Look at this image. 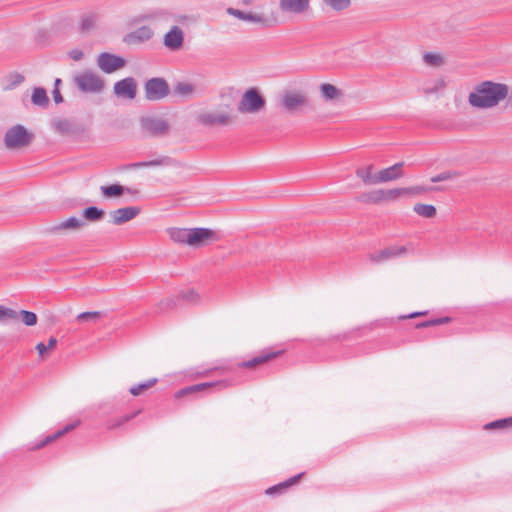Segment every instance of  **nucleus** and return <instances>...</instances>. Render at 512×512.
I'll use <instances>...</instances> for the list:
<instances>
[{"instance_id": "nucleus-28", "label": "nucleus", "mask_w": 512, "mask_h": 512, "mask_svg": "<svg viewBox=\"0 0 512 512\" xmlns=\"http://www.w3.org/2000/svg\"><path fill=\"white\" fill-rule=\"evenodd\" d=\"M82 215L87 221L98 222L104 218L105 211L96 206H89L83 210Z\"/></svg>"}, {"instance_id": "nucleus-12", "label": "nucleus", "mask_w": 512, "mask_h": 512, "mask_svg": "<svg viewBox=\"0 0 512 512\" xmlns=\"http://www.w3.org/2000/svg\"><path fill=\"white\" fill-rule=\"evenodd\" d=\"M407 252H408L407 246L393 245V246L386 247L380 251L370 253L368 255V258L372 263L380 264V263L389 261L391 259L402 257V256L406 255Z\"/></svg>"}, {"instance_id": "nucleus-34", "label": "nucleus", "mask_w": 512, "mask_h": 512, "mask_svg": "<svg viewBox=\"0 0 512 512\" xmlns=\"http://www.w3.org/2000/svg\"><path fill=\"white\" fill-rule=\"evenodd\" d=\"M423 62L430 67H440L444 64V57L440 53L426 52L423 54Z\"/></svg>"}, {"instance_id": "nucleus-25", "label": "nucleus", "mask_w": 512, "mask_h": 512, "mask_svg": "<svg viewBox=\"0 0 512 512\" xmlns=\"http://www.w3.org/2000/svg\"><path fill=\"white\" fill-rule=\"evenodd\" d=\"M322 98L326 101L335 100L342 96V91L330 83H323L319 87Z\"/></svg>"}, {"instance_id": "nucleus-14", "label": "nucleus", "mask_w": 512, "mask_h": 512, "mask_svg": "<svg viewBox=\"0 0 512 512\" xmlns=\"http://www.w3.org/2000/svg\"><path fill=\"white\" fill-rule=\"evenodd\" d=\"M137 83L134 78L127 77L114 84V94L119 98L132 100L136 97Z\"/></svg>"}, {"instance_id": "nucleus-48", "label": "nucleus", "mask_w": 512, "mask_h": 512, "mask_svg": "<svg viewBox=\"0 0 512 512\" xmlns=\"http://www.w3.org/2000/svg\"><path fill=\"white\" fill-rule=\"evenodd\" d=\"M67 54L74 61H80L84 57L83 51L79 48L72 49V50L68 51Z\"/></svg>"}, {"instance_id": "nucleus-31", "label": "nucleus", "mask_w": 512, "mask_h": 512, "mask_svg": "<svg viewBox=\"0 0 512 512\" xmlns=\"http://www.w3.org/2000/svg\"><path fill=\"white\" fill-rule=\"evenodd\" d=\"M52 125L55 128V130L60 132L61 134H70L75 131L74 124L68 119H54Z\"/></svg>"}, {"instance_id": "nucleus-46", "label": "nucleus", "mask_w": 512, "mask_h": 512, "mask_svg": "<svg viewBox=\"0 0 512 512\" xmlns=\"http://www.w3.org/2000/svg\"><path fill=\"white\" fill-rule=\"evenodd\" d=\"M139 412L140 411L130 414V415L123 416V417L119 418L118 420H116L115 422L108 424V429H114L116 427L121 426L122 424H124V423L128 422L129 420H131L132 418H134Z\"/></svg>"}, {"instance_id": "nucleus-52", "label": "nucleus", "mask_w": 512, "mask_h": 512, "mask_svg": "<svg viewBox=\"0 0 512 512\" xmlns=\"http://www.w3.org/2000/svg\"><path fill=\"white\" fill-rule=\"evenodd\" d=\"M36 350L38 351L41 357H44V354L48 350V348L44 343L40 342L36 345Z\"/></svg>"}, {"instance_id": "nucleus-55", "label": "nucleus", "mask_w": 512, "mask_h": 512, "mask_svg": "<svg viewBox=\"0 0 512 512\" xmlns=\"http://www.w3.org/2000/svg\"><path fill=\"white\" fill-rule=\"evenodd\" d=\"M506 99L508 100V104L512 106V87L511 90L508 88V97Z\"/></svg>"}, {"instance_id": "nucleus-10", "label": "nucleus", "mask_w": 512, "mask_h": 512, "mask_svg": "<svg viewBox=\"0 0 512 512\" xmlns=\"http://www.w3.org/2000/svg\"><path fill=\"white\" fill-rule=\"evenodd\" d=\"M86 225L85 221L72 216L58 223L48 226L45 232L49 235H62L67 232H75L81 230Z\"/></svg>"}, {"instance_id": "nucleus-19", "label": "nucleus", "mask_w": 512, "mask_h": 512, "mask_svg": "<svg viewBox=\"0 0 512 512\" xmlns=\"http://www.w3.org/2000/svg\"><path fill=\"white\" fill-rule=\"evenodd\" d=\"M153 35V30L149 26L144 25L128 33L124 37V42L127 44H139L150 40Z\"/></svg>"}, {"instance_id": "nucleus-40", "label": "nucleus", "mask_w": 512, "mask_h": 512, "mask_svg": "<svg viewBox=\"0 0 512 512\" xmlns=\"http://www.w3.org/2000/svg\"><path fill=\"white\" fill-rule=\"evenodd\" d=\"M512 427V417L499 419L493 422H490L484 426L486 430H494V429H507Z\"/></svg>"}, {"instance_id": "nucleus-21", "label": "nucleus", "mask_w": 512, "mask_h": 512, "mask_svg": "<svg viewBox=\"0 0 512 512\" xmlns=\"http://www.w3.org/2000/svg\"><path fill=\"white\" fill-rule=\"evenodd\" d=\"M212 386H221L223 388H226L229 386V383L227 381H218V382H206V383L195 384L192 386L182 388L179 391H177L175 393V398H182V397L190 395L192 393L201 392V391H204Z\"/></svg>"}, {"instance_id": "nucleus-42", "label": "nucleus", "mask_w": 512, "mask_h": 512, "mask_svg": "<svg viewBox=\"0 0 512 512\" xmlns=\"http://www.w3.org/2000/svg\"><path fill=\"white\" fill-rule=\"evenodd\" d=\"M19 318L27 326H34L37 323V315L34 312L21 310L18 312Z\"/></svg>"}, {"instance_id": "nucleus-49", "label": "nucleus", "mask_w": 512, "mask_h": 512, "mask_svg": "<svg viewBox=\"0 0 512 512\" xmlns=\"http://www.w3.org/2000/svg\"><path fill=\"white\" fill-rule=\"evenodd\" d=\"M11 79H12V82H11L10 87L14 88V87L20 85L24 81V76L19 73H15V74L11 75Z\"/></svg>"}, {"instance_id": "nucleus-47", "label": "nucleus", "mask_w": 512, "mask_h": 512, "mask_svg": "<svg viewBox=\"0 0 512 512\" xmlns=\"http://www.w3.org/2000/svg\"><path fill=\"white\" fill-rule=\"evenodd\" d=\"M182 299L189 302H197L199 299V295L195 290H189L188 292H183L181 294Z\"/></svg>"}, {"instance_id": "nucleus-51", "label": "nucleus", "mask_w": 512, "mask_h": 512, "mask_svg": "<svg viewBox=\"0 0 512 512\" xmlns=\"http://www.w3.org/2000/svg\"><path fill=\"white\" fill-rule=\"evenodd\" d=\"M52 94H53L55 103L59 104V103L63 102V97L60 93L59 88H54Z\"/></svg>"}, {"instance_id": "nucleus-30", "label": "nucleus", "mask_w": 512, "mask_h": 512, "mask_svg": "<svg viewBox=\"0 0 512 512\" xmlns=\"http://www.w3.org/2000/svg\"><path fill=\"white\" fill-rule=\"evenodd\" d=\"M359 201L364 203L379 204L383 202V189H377L366 193H362L359 196Z\"/></svg>"}, {"instance_id": "nucleus-45", "label": "nucleus", "mask_w": 512, "mask_h": 512, "mask_svg": "<svg viewBox=\"0 0 512 512\" xmlns=\"http://www.w3.org/2000/svg\"><path fill=\"white\" fill-rule=\"evenodd\" d=\"M96 25V16L89 15L85 16L81 21V29L86 32L93 29Z\"/></svg>"}, {"instance_id": "nucleus-27", "label": "nucleus", "mask_w": 512, "mask_h": 512, "mask_svg": "<svg viewBox=\"0 0 512 512\" xmlns=\"http://www.w3.org/2000/svg\"><path fill=\"white\" fill-rule=\"evenodd\" d=\"M374 166L372 164L368 165L366 168H358L356 170V176L360 178L364 184H378L377 174L373 175L372 171Z\"/></svg>"}, {"instance_id": "nucleus-50", "label": "nucleus", "mask_w": 512, "mask_h": 512, "mask_svg": "<svg viewBox=\"0 0 512 512\" xmlns=\"http://www.w3.org/2000/svg\"><path fill=\"white\" fill-rule=\"evenodd\" d=\"M407 189H412L409 194H420L426 192L428 190H437L436 188L426 189L425 187L416 186V187H408Z\"/></svg>"}, {"instance_id": "nucleus-6", "label": "nucleus", "mask_w": 512, "mask_h": 512, "mask_svg": "<svg viewBox=\"0 0 512 512\" xmlns=\"http://www.w3.org/2000/svg\"><path fill=\"white\" fill-rule=\"evenodd\" d=\"M142 133L147 137H164L170 131L169 123L158 117L146 116L140 119Z\"/></svg>"}, {"instance_id": "nucleus-22", "label": "nucleus", "mask_w": 512, "mask_h": 512, "mask_svg": "<svg viewBox=\"0 0 512 512\" xmlns=\"http://www.w3.org/2000/svg\"><path fill=\"white\" fill-rule=\"evenodd\" d=\"M281 354V351L277 352H263L260 355L252 358L248 361H243L238 364L240 368H255L258 365L264 364L270 360L275 359L278 355Z\"/></svg>"}, {"instance_id": "nucleus-43", "label": "nucleus", "mask_w": 512, "mask_h": 512, "mask_svg": "<svg viewBox=\"0 0 512 512\" xmlns=\"http://www.w3.org/2000/svg\"><path fill=\"white\" fill-rule=\"evenodd\" d=\"M450 320L451 319L449 317H441V318H436V319L420 322V323L416 324L415 327L417 329H422V328H427V327H431V326H438V325L446 324V323L450 322Z\"/></svg>"}, {"instance_id": "nucleus-16", "label": "nucleus", "mask_w": 512, "mask_h": 512, "mask_svg": "<svg viewBox=\"0 0 512 512\" xmlns=\"http://www.w3.org/2000/svg\"><path fill=\"white\" fill-rule=\"evenodd\" d=\"M184 32L179 26H172L164 35L163 44L171 51H177L183 46Z\"/></svg>"}, {"instance_id": "nucleus-41", "label": "nucleus", "mask_w": 512, "mask_h": 512, "mask_svg": "<svg viewBox=\"0 0 512 512\" xmlns=\"http://www.w3.org/2000/svg\"><path fill=\"white\" fill-rule=\"evenodd\" d=\"M102 315L103 313L101 311H87L78 314L76 320L78 322L97 321Z\"/></svg>"}, {"instance_id": "nucleus-56", "label": "nucleus", "mask_w": 512, "mask_h": 512, "mask_svg": "<svg viewBox=\"0 0 512 512\" xmlns=\"http://www.w3.org/2000/svg\"><path fill=\"white\" fill-rule=\"evenodd\" d=\"M255 0H241V4L244 6H250L254 3Z\"/></svg>"}, {"instance_id": "nucleus-35", "label": "nucleus", "mask_w": 512, "mask_h": 512, "mask_svg": "<svg viewBox=\"0 0 512 512\" xmlns=\"http://www.w3.org/2000/svg\"><path fill=\"white\" fill-rule=\"evenodd\" d=\"M174 93L182 97H191L195 93V86L188 82H178L174 86Z\"/></svg>"}, {"instance_id": "nucleus-23", "label": "nucleus", "mask_w": 512, "mask_h": 512, "mask_svg": "<svg viewBox=\"0 0 512 512\" xmlns=\"http://www.w3.org/2000/svg\"><path fill=\"white\" fill-rule=\"evenodd\" d=\"M166 232L173 242L189 246L190 228L172 227L168 228Z\"/></svg>"}, {"instance_id": "nucleus-2", "label": "nucleus", "mask_w": 512, "mask_h": 512, "mask_svg": "<svg viewBox=\"0 0 512 512\" xmlns=\"http://www.w3.org/2000/svg\"><path fill=\"white\" fill-rule=\"evenodd\" d=\"M280 107L289 115H296L311 109V100L308 94L299 89H290L282 92L279 100Z\"/></svg>"}, {"instance_id": "nucleus-26", "label": "nucleus", "mask_w": 512, "mask_h": 512, "mask_svg": "<svg viewBox=\"0 0 512 512\" xmlns=\"http://www.w3.org/2000/svg\"><path fill=\"white\" fill-rule=\"evenodd\" d=\"M80 424V421H76L75 423L66 425L63 429L57 431L56 433L49 435L43 440L41 443L36 445V449H40L44 447L45 445L51 443L52 441L58 439L59 437L63 436L64 434L70 432L74 428H76Z\"/></svg>"}, {"instance_id": "nucleus-57", "label": "nucleus", "mask_w": 512, "mask_h": 512, "mask_svg": "<svg viewBox=\"0 0 512 512\" xmlns=\"http://www.w3.org/2000/svg\"><path fill=\"white\" fill-rule=\"evenodd\" d=\"M61 84V79L57 78L54 82V88H59V85Z\"/></svg>"}, {"instance_id": "nucleus-44", "label": "nucleus", "mask_w": 512, "mask_h": 512, "mask_svg": "<svg viewBox=\"0 0 512 512\" xmlns=\"http://www.w3.org/2000/svg\"><path fill=\"white\" fill-rule=\"evenodd\" d=\"M323 2L336 11H341L349 7L350 0H323Z\"/></svg>"}, {"instance_id": "nucleus-33", "label": "nucleus", "mask_w": 512, "mask_h": 512, "mask_svg": "<svg viewBox=\"0 0 512 512\" xmlns=\"http://www.w3.org/2000/svg\"><path fill=\"white\" fill-rule=\"evenodd\" d=\"M411 190L404 188L383 189V202L394 201L403 195H409Z\"/></svg>"}, {"instance_id": "nucleus-39", "label": "nucleus", "mask_w": 512, "mask_h": 512, "mask_svg": "<svg viewBox=\"0 0 512 512\" xmlns=\"http://www.w3.org/2000/svg\"><path fill=\"white\" fill-rule=\"evenodd\" d=\"M461 176V172L455 170L444 171L438 175L431 177V182L438 183L447 180L457 179Z\"/></svg>"}, {"instance_id": "nucleus-9", "label": "nucleus", "mask_w": 512, "mask_h": 512, "mask_svg": "<svg viewBox=\"0 0 512 512\" xmlns=\"http://www.w3.org/2000/svg\"><path fill=\"white\" fill-rule=\"evenodd\" d=\"M226 13L239 20L258 24L263 28L271 27L275 22L263 13L244 12L232 7H228Z\"/></svg>"}, {"instance_id": "nucleus-17", "label": "nucleus", "mask_w": 512, "mask_h": 512, "mask_svg": "<svg viewBox=\"0 0 512 512\" xmlns=\"http://www.w3.org/2000/svg\"><path fill=\"white\" fill-rule=\"evenodd\" d=\"M279 8L285 13L303 14L310 8V0H280Z\"/></svg>"}, {"instance_id": "nucleus-3", "label": "nucleus", "mask_w": 512, "mask_h": 512, "mask_svg": "<svg viewBox=\"0 0 512 512\" xmlns=\"http://www.w3.org/2000/svg\"><path fill=\"white\" fill-rule=\"evenodd\" d=\"M34 140V134L21 124L7 129L4 134V145L8 150H20L28 147Z\"/></svg>"}, {"instance_id": "nucleus-7", "label": "nucleus", "mask_w": 512, "mask_h": 512, "mask_svg": "<svg viewBox=\"0 0 512 512\" xmlns=\"http://www.w3.org/2000/svg\"><path fill=\"white\" fill-rule=\"evenodd\" d=\"M198 122L206 127L229 126L234 122V116L229 111H206L198 116Z\"/></svg>"}, {"instance_id": "nucleus-29", "label": "nucleus", "mask_w": 512, "mask_h": 512, "mask_svg": "<svg viewBox=\"0 0 512 512\" xmlns=\"http://www.w3.org/2000/svg\"><path fill=\"white\" fill-rule=\"evenodd\" d=\"M100 190H101L102 194L108 198L119 197L124 193V191H127L129 193L132 192L130 188H125L119 184H113V185H109V186H101Z\"/></svg>"}, {"instance_id": "nucleus-24", "label": "nucleus", "mask_w": 512, "mask_h": 512, "mask_svg": "<svg viewBox=\"0 0 512 512\" xmlns=\"http://www.w3.org/2000/svg\"><path fill=\"white\" fill-rule=\"evenodd\" d=\"M304 475V473H300L298 475H295L291 478H289L288 480L280 483V484H277L275 486H272L270 488H268L265 493L267 495H275V494H280L282 493L284 490H286L287 488L295 485L301 478L302 476Z\"/></svg>"}, {"instance_id": "nucleus-4", "label": "nucleus", "mask_w": 512, "mask_h": 512, "mask_svg": "<svg viewBox=\"0 0 512 512\" xmlns=\"http://www.w3.org/2000/svg\"><path fill=\"white\" fill-rule=\"evenodd\" d=\"M266 106V99L257 88L247 89L237 105L240 114H257Z\"/></svg>"}, {"instance_id": "nucleus-11", "label": "nucleus", "mask_w": 512, "mask_h": 512, "mask_svg": "<svg viewBox=\"0 0 512 512\" xmlns=\"http://www.w3.org/2000/svg\"><path fill=\"white\" fill-rule=\"evenodd\" d=\"M189 246L193 248L204 247L218 240L216 231L209 228H190Z\"/></svg>"}, {"instance_id": "nucleus-18", "label": "nucleus", "mask_w": 512, "mask_h": 512, "mask_svg": "<svg viewBox=\"0 0 512 512\" xmlns=\"http://www.w3.org/2000/svg\"><path fill=\"white\" fill-rule=\"evenodd\" d=\"M158 166H172L182 168L185 166L184 163L170 157V156H161L157 159H153L150 161H143L133 163L131 167L133 168H144V167H158Z\"/></svg>"}, {"instance_id": "nucleus-1", "label": "nucleus", "mask_w": 512, "mask_h": 512, "mask_svg": "<svg viewBox=\"0 0 512 512\" xmlns=\"http://www.w3.org/2000/svg\"><path fill=\"white\" fill-rule=\"evenodd\" d=\"M508 97V86L494 81H482L468 95V103L476 109H491Z\"/></svg>"}, {"instance_id": "nucleus-32", "label": "nucleus", "mask_w": 512, "mask_h": 512, "mask_svg": "<svg viewBox=\"0 0 512 512\" xmlns=\"http://www.w3.org/2000/svg\"><path fill=\"white\" fill-rule=\"evenodd\" d=\"M31 101L36 106L46 107L49 104L46 90L41 87L35 88L31 96Z\"/></svg>"}, {"instance_id": "nucleus-15", "label": "nucleus", "mask_w": 512, "mask_h": 512, "mask_svg": "<svg viewBox=\"0 0 512 512\" xmlns=\"http://www.w3.org/2000/svg\"><path fill=\"white\" fill-rule=\"evenodd\" d=\"M141 212V209L136 206H128L116 209L110 212L111 222L114 225H122L135 217Z\"/></svg>"}, {"instance_id": "nucleus-8", "label": "nucleus", "mask_w": 512, "mask_h": 512, "mask_svg": "<svg viewBox=\"0 0 512 512\" xmlns=\"http://www.w3.org/2000/svg\"><path fill=\"white\" fill-rule=\"evenodd\" d=\"M145 97L149 101H159L168 96L170 89L167 81L164 78L155 77L146 81Z\"/></svg>"}, {"instance_id": "nucleus-38", "label": "nucleus", "mask_w": 512, "mask_h": 512, "mask_svg": "<svg viewBox=\"0 0 512 512\" xmlns=\"http://www.w3.org/2000/svg\"><path fill=\"white\" fill-rule=\"evenodd\" d=\"M19 320V314L17 311L0 305V322H15Z\"/></svg>"}, {"instance_id": "nucleus-53", "label": "nucleus", "mask_w": 512, "mask_h": 512, "mask_svg": "<svg viewBox=\"0 0 512 512\" xmlns=\"http://www.w3.org/2000/svg\"><path fill=\"white\" fill-rule=\"evenodd\" d=\"M57 344V340L56 338L54 337H51L49 340H48V344L46 345L48 349H53Z\"/></svg>"}, {"instance_id": "nucleus-20", "label": "nucleus", "mask_w": 512, "mask_h": 512, "mask_svg": "<svg viewBox=\"0 0 512 512\" xmlns=\"http://www.w3.org/2000/svg\"><path fill=\"white\" fill-rule=\"evenodd\" d=\"M403 166H404V162H398L391 167L380 170L377 173L376 181H378V183H386V182L393 181V180L403 177V175H404V172L402 170Z\"/></svg>"}, {"instance_id": "nucleus-54", "label": "nucleus", "mask_w": 512, "mask_h": 512, "mask_svg": "<svg viewBox=\"0 0 512 512\" xmlns=\"http://www.w3.org/2000/svg\"><path fill=\"white\" fill-rule=\"evenodd\" d=\"M425 314H426V312H414V313H411L408 316H404L403 318H415V317L422 316V315H425Z\"/></svg>"}, {"instance_id": "nucleus-5", "label": "nucleus", "mask_w": 512, "mask_h": 512, "mask_svg": "<svg viewBox=\"0 0 512 512\" xmlns=\"http://www.w3.org/2000/svg\"><path fill=\"white\" fill-rule=\"evenodd\" d=\"M73 82L80 91L85 93H98L104 88L103 79L90 70L75 75Z\"/></svg>"}, {"instance_id": "nucleus-13", "label": "nucleus", "mask_w": 512, "mask_h": 512, "mask_svg": "<svg viewBox=\"0 0 512 512\" xmlns=\"http://www.w3.org/2000/svg\"><path fill=\"white\" fill-rule=\"evenodd\" d=\"M98 67L105 73L111 74L126 65V61L121 56L103 52L97 57Z\"/></svg>"}, {"instance_id": "nucleus-36", "label": "nucleus", "mask_w": 512, "mask_h": 512, "mask_svg": "<svg viewBox=\"0 0 512 512\" xmlns=\"http://www.w3.org/2000/svg\"><path fill=\"white\" fill-rule=\"evenodd\" d=\"M413 210L424 218H433L436 215V208L429 204H415Z\"/></svg>"}, {"instance_id": "nucleus-37", "label": "nucleus", "mask_w": 512, "mask_h": 512, "mask_svg": "<svg viewBox=\"0 0 512 512\" xmlns=\"http://www.w3.org/2000/svg\"><path fill=\"white\" fill-rule=\"evenodd\" d=\"M158 382V379L157 378H150L148 380H146L145 382L143 383H139L137 385H134L132 386L130 389H129V392L133 395V396H139L141 395L144 391L150 389L151 387H153L156 383Z\"/></svg>"}]
</instances>
